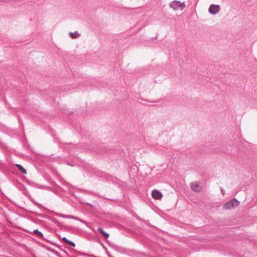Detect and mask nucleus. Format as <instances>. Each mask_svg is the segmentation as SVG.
<instances>
[{
    "label": "nucleus",
    "instance_id": "423d86ee",
    "mask_svg": "<svg viewBox=\"0 0 257 257\" xmlns=\"http://www.w3.org/2000/svg\"><path fill=\"white\" fill-rule=\"evenodd\" d=\"M69 36L72 39H77L80 36V34L77 31H75L74 33H69Z\"/></svg>",
    "mask_w": 257,
    "mask_h": 257
},
{
    "label": "nucleus",
    "instance_id": "39448f33",
    "mask_svg": "<svg viewBox=\"0 0 257 257\" xmlns=\"http://www.w3.org/2000/svg\"><path fill=\"white\" fill-rule=\"evenodd\" d=\"M152 196L155 199H161L163 196L162 193L157 190H154L152 192Z\"/></svg>",
    "mask_w": 257,
    "mask_h": 257
},
{
    "label": "nucleus",
    "instance_id": "9d476101",
    "mask_svg": "<svg viewBox=\"0 0 257 257\" xmlns=\"http://www.w3.org/2000/svg\"><path fill=\"white\" fill-rule=\"evenodd\" d=\"M66 217L70 218H74V219H75L76 220L80 221L81 222H83L84 223H86V221H85L83 220H82V219H80V218H79L78 217H74V216H68V215H67L66 216Z\"/></svg>",
    "mask_w": 257,
    "mask_h": 257
},
{
    "label": "nucleus",
    "instance_id": "9b49d317",
    "mask_svg": "<svg viewBox=\"0 0 257 257\" xmlns=\"http://www.w3.org/2000/svg\"><path fill=\"white\" fill-rule=\"evenodd\" d=\"M62 240L63 241H64L65 242H66V243H69L70 242V240H68L65 237H64L63 238H62Z\"/></svg>",
    "mask_w": 257,
    "mask_h": 257
},
{
    "label": "nucleus",
    "instance_id": "f257e3e1",
    "mask_svg": "<svg viewBox=\"0 0 257 257\" xmlns=\"http://www.w3.org/2000/svg\"><path fill=\"white\" fill-rule=\"evenodd\" d=\"M169 7L174 11H182L185 8L186 5L184 2L174 0L170 3Z\"/></svg>",
    "mask_w": 257,
    "mask_h": 257
},
{
    "label": "nucleus",
    "instance_id": "0eeeda50",
    "mask_svg": "<svg viewBox=\"0 0 257 257\" xmlns=\"http://www.w3.org/2000/svg\"><path fill=\"white\" fill-rule=\"evenodd\" d=\"M98 230L99 231V232H100V234H101L102 235H103L104 238H107L109 237V234L108 233L105 232L102 227H99L98 228Z\"/></svg>",
    "mask_w": 257,
    "mask_h": 257
},
{
    "label": "nucleus",
    "instance_id": "f03ea898",
    "mask_svg": "<svg viewBox=\"0 0 257 257\" xmlns=\"http://www.w3.org/2000/svg\"><path fill=\"white\" fill-rule=\"evenodd\" d=\"M239 204V202L236 199L234 198L228 202H226L223 206V208L226 209H230L234 207L237 206Z\"/></svg>",
    "mask_w": 257,
    "mask_h": 257
},
{
    "label": "nucleus",
    "instance_id": "1a4fd4ad",
    "mask_svg": "<svg viewBox=\"0 0 257 257\" xmlns=\"http://www.w3.org/2000/svg\"><path fill=\"white\" fill-rule=\"evenodd\" d=\"M33 233L35 234L38 237L44 238L43 233L39 231L38 230H34Z\"/></svg>",
    "mask_w": 257,
    "mask_h": 257
},
{
    "label": "nucleus",
    "instance_id": "20e7f679",
    "mask_svg": "<svg viewBox=\"0 0 257 257\" xmlns=\"http://www.w3.org/2000/svg\"><path fill=\"white\" fill-rule=\"evenodd\" d=\"M220 10V8L219 5L212 4L208 9V12L212 15H215L219 12Z\"/></svg>",
    "mask_w": 257,
    "mask_h": 257
},
{
    "label": "nucleus",
    "instance_id": "7ed1b4c3",
    "mask_svg": "<svg viewBox=\"0 0 257 257\" xmlns=\"http://www.w3.org/2000/svg\"><path fill=\"white\" fill-rule=\"evenodd\" d=\"M191 189L195 192H200L202 191V187L198 182H193L190 183Z\"/></svg>",
    "mask_w": 257,
    "mask_h": 257
},
{
    "label": "nucleus",
    "instance_id": "f8f14e48",
    "mask_svg": "<svg viewBox=\"0 0 257 257\" xmlns=\"http://www.w3.org/2000/svg\"><path fill=\"white\" fill-rule=\"evenodd\" d=\"M220 191L222 195L224 196L225 193V190L222 188H221Z\"/></svg>",
    "mask_w": 257,
    "mask_h": 257
},
{
    "label": "nucleus",
    "instance_id": "6e6552de",
    "mask_svg": "<svg viewBox=\"0 0 257 257\" xmlns=\"http://www.w3.org/2000/svg\"><path fill=\"white\" fill-rule=\"evenodd\" d=\"M15 166L18 168L19 171H20L23 174H27V171L20 164H16Z\"/></svg>",
    "mask_w": 257,
    "mask_h": 257
},
{
    "label": "nucleus",
    "instance_id": "ddd939ff",
    "mask_svg": "<svg viewBox=\"0 0 257 257\" xmlns=\"http://www.w3.org/2000/svg\"><path fill=\"white\" fill-rule=\"evenodd\" d=\"M69 244L71 246H73V247H74V246H75V243H74V242H72L71 241H70V242L69 243Z\"/></svg>",
    "mask_w": 257,
    "mask_h": 257
}]
</instances>
